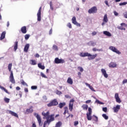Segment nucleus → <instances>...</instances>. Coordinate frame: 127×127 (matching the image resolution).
Instances as JSON below:
<instances>
[{
    "label": "nucleus",
    "mask_w": 127,
    "mask_h": 127,
    "mask_svg": "<svg viewBox=\"0 0 127 127\" xmlns=\"http://www.w3.org/2000/svg\"><path fill=\"white\" fill-rule=\"evenodd\" d=\"M85 85H86V86H87V87H89V89H90V90H91V91L95 92V89H94L93 86H91L89 84H88L87 82H85Z\"/></svg>",
    "instance_id": "c85d7f7f"
},
{
    "label": "nucleus",
    "mask_w": 127,
    "mask_h": 127,
    "mask_svg": "<svg viewBox=\"0 0 127 127\" xmlns=\"http://www.w3.org/2000/svg\"><path fill=\"white\" fill-rule=\"evenodd\" d=\"M81 108H82L83 110L87 111V110H88V105L84 104L81 106Z\"/></svg>",
    "instance_id": "c9c22d12"
},
{
    "label": "nucleus",
    "mask_w": 127,
    "mask_h": 127,
    "mask_svg": "<svg viewBox=\"0 0 127 127\" xmlns=\"http://www.w3.org/2000/svg\"><path fill=\"white\" fill-rule=\"evenodd\" d=\"M109 66L110 68H116L118 64H117V63H116L111 62L109 64Z\"/></svg>",
    "instance_id": "a211bd4d"
},
{
    "label": "nucleus",
    "mask_w": 127,
    "mask_h": 127,
    "mask_svg": "<svg viewBox=\"0 0 127 127\" xmlns=\"http://www.w3.org/2000/svg\"><path fill=\"white\" fill-rule=\"evenodd\" d=\"M20 83L21 85H23V86H26V87H28V84H27V83H26V82H25V81H24L23 79H21L20 80Z\"/></svg>",
    "instance_id": "7c9ffc66"
},
{
    "label": "nucleus",
    "mask_w": 127,
    "mask_h": 127,
    "mask_svg": "<svg viewBox=\"0 0 127 127\" xmlns=\"http://www.w3.org/2000/svg\"><path fill=\"white\" fill-rule=\"evenodd\" d=\"M18 45V42L16 41L15 42L14 46V51H16V50L17 49Z\"/></svg>",
    "instance_id": "473e14b6"
},
{
    "label": "nucleus",
    "mask_w": 127,
    "mask_h": 127,
    "mask_svg": "<svg viewBox=\"0 0 127 127\" xmlns=\"http://www.w3.org/2000/svg\"><path fill=\"white\" fill-rule=\"evenodd\" d=\"M24 91L25 92V93H28V88H24Z\"/></svg>",
    "instance_id": "680f3d73"
},
{
    "label": "nucleus",
    "mask_w": 127,
    "mask_h": 127,
    "mask_svg": "<svg viewBox=\"0 0 127 127\" xmlns=\"http://www.w3.org/2000/svg\"><path fill=\"white\" fill-rule=\"evenodd\" d=\"M94 118H95V120H94L95 122H98V117L96 116H94Z\"/></svg>",
    "instance_id": "0e129e2a"
},
{
    "label": "nucleus",
    "mask_w": 127,
    "mask_h": 127,
    "mask_svg": "<svg viewBox=\"0 0 127 127\" xmlns=\"http://www.w3.org/2000/svg\"><path fill=\"white\" fill-rule=\"evenodd\" d=\"M109 49L111 50V51H113V52H115V53H117V54H121L122 53L120 52L119 50H117V48L115 47L111 46L109 47Z\"/></svg>",
    "instance_id": "6e6552de"
},
{
    "label": "nucleus",
    "mask_w": 127,
    "mask_h": 127,
    "mask_svg": "<svg viewBox=\"0 0 127 127\" xmlns=\"http://www.w3.org/2000/svg\"><path fill=\"white\" fill-rule=\"evenodd\" d=\"M42 116L44 117L47 120V118L49 117V115H50V112L49 111L47 112L46 113L43 112L42 113Z\"/></svg>",
    "instance_id": "f3484780"
},
{
    "label": "nucleus",
    "mask_w": 127,
    "mask_h": 127,
    "mask_svg": "<svg viewBox=\"0 0 127 127\" xmlns=\"http://www.w3.org/2000/svg\"><path fill=\"white\" fill-rule=\"evenodd\" d=\"M32 113H33V107L31 106L29 108L26 110L25 114L26 115H28L29 114H31Z\"/></svg>",
    "instance_id": "f8f14e48"
},
{
    "label": "nucleus",
    "mask_w": 127,
    "mask_h": 127,
    "mask_svg": "<svg viewBox=\"0 0 127 127\" xmlns=\"http://www.w3.org/2000/svg\"><path fill=\"white\" fill-rule=\"evenodd\" d=\"M114 13L115 15H116V16L119 15V13L117 12L116 11H114Z\"/></svg>",
    "instance_id": "052dcab7"
},
{
    "label": "nucleus",
    "mask_w": 127,
    "mask_h": 127,
    "mask_svg": "<svg viewBox=\"0 0 127 127\" xmlns=\"http://www.w3.org/2000/svg\"><path fill=\"white\" fill-rule=\"evenodd\" d=\"M98 8L96 6H93L88 10V13L90 14L97 13Z\"/></svg>",
    "instance_id": "423d86ee"
},
{
    "label": "nucleus",
    "mask_w": 127,
    "mask_h": 127,
    "mask_svg": "<svg viewBox=\"0 0 127 127\" xmlns=\"http://www.w3.org/2000/svg\"><path fill=\"white\" fill-rule=\"evenodd\" d=\"M102 117H103V118H104V119H105V120H108L109 119V116H107L106 114H103L102 115Z\"/></svg>",
    "instance_id": "58836bf2"
},
{
    "label": "nucleus",
    "mask_w": 127,
    "mask_h": 127,
    "mask_svg": "<svg viewBox=\"0 0 127 127\" xmlns=\"http://www.w3.org/2000/svg\"><path fill=\"white\" fill-rule=\"evenodd\" d=\"M92 109H91V107L88 108V113H87L86 116H87V119L88 121H91L92 120Z\"/></svg>",
    "instance_id": "39448f33"
},
{
    "label": "nucleus",
    "mask_w": 127,
    "mask_h": 127,
    "mask_svg": "<svg viewBox=\"0 0 127 127\" xmlns=\"http://www.w3.org/2000/svg\"><path fill=\"white\" fill-rule=\"evenodd\" d=\"M41 76H42L43 78H47V76H46V75H45L43 72H41Z\"/></svg>",
    "instance_id": "09e8293b"
},
{
    "label": "nucleus",
    "mask_w": 127,
    "mask_h": 127,
    "mask_svg": "<svg viewBox=\"0 0 127 127\" xmlns=\"http://www.w3.org/2000/svg\"><path fill=\"white\" fill-rule=\"evenodd\" d=\"M96 34H97V32H96L94 31V32H93L92 33V36H95V35H96Z\"/></svg>",
    "instance_id": "4d7b16f0"
},
{
    "label": "nucleus",
    "mask_w": 127,
    "mask_h": 127,
    "mask_svg": "<svg viewBox=\"0 0 127 127\" xmlns=\"http://www.w3.org/2000/svg\"><path fill=\"white\" fill-rule=\"evenodd\" d=\"M47 124H48V123L46 121H45V122L44 123L43 127H46V125H47Z\"/></svg>",
    "instance_id": "e2e57ef3"
},
{
    "label": "nucleus",
    "mask_w": 127,
    "mask_h": 127,
    "mask_svg": "<svg viewBox=\"0 0 127 127\" xmlns=\"http://www.w3.org/2000/svg\"><path fill=\"white\" fill-rule=\"evenodd\" d=\"M121 26L118 27L119 29H121V30H126V28H125V27H123L124 26L126 25V23H122L121 24Z\"/></svg>",
    "instance_id": "b1692460"
},
{
    "label": "nucleus",
    "mask_w": 127,
    "mask_h": 127,
    "mask_svg": "<svg viewBox=\"0 0 127 127\" xmlns=\"http://www.w3.org/2000/svg\"><path fill=\"white\" fill-rule=\"evenodd\" d=\"M4 102H5V103H9V98L5 97V98H4Z\"/></svg>",
    "instance_id": "49530a36"
},
{
    "label": "nucleus",
    "mask_w": 127,
    "mask_h": 127,
    "mask_svg": "<svg viewBox=\"0 0 127 127\" xmlns=\"http://www.w3.org/2000/svg\"><path fill=\"white\" fill-rule=\"evenodd\" d=\"M67 83L69 85H73V79L71 77H68L67 80Z\"/></svg>",
    "instance_id": "a878e982"
},
{
    "label": "nucleus",
    "mask_w": 127,
    "mask_h": 127,
    "mask_svg": "<svg viewBox=\"0 0 127 127\" xmlns=\"http://www.w3.org/2000/svg\"><path fill=\"white\" fill-rule=\"evenodd\" d=\"M0 89H1V90H3L5 93H6V94H8V95L10 94V93H9L8 91H7V90L3 86L0 85Z\"/></svg>",
    "instance_id": "c756f323"
},
{
    "label": "nucleus",
    "mask_w": 127,
    "mask_h": 127,
    "mask_svg": "<svg viewBox=\"0 0 127 127\" xmlns=\"http://www.w3.org/2000/svg\"><path fill=\"white\" fill-rule=\"evenodd\" d=\"M72 22L75 25H76V26H81V25L80 23L77 22V21L76 20V17L73 16L72 18Z\"/></svg>",
    "instance_id": "4468645a"
},
{
    "label": "nucleus",
    "mask_w": 127,
    "mask_h": 127,
    "mask_svg": "<svg viewBox=\"0 0 127 127\" xmlns=\"http://www.w3.org/2000/svg\"><path fill=\"white\" fill-rule=\"evenodd\" d=\"M29 37H30V35H29V34H26L25 35V40H28Z\"/></svg>",
    "instance_id": "37998d69"
},
{
    "label": "nucleus",
    "mask_w": 127,
    "mask_h": 127,
    "mask_svg": "<svg viewBox=\"0 0 127 127\" xmlns=\"http://www.w3.org/2000/svg\"><path fill=\"white\" fill-rule=\"evenodd\" d=\"M102 111L104 112V113H107L108 112V108L107 107H103Z\"/></svg>",
    "instance_id": "a18cd8bd"
},
{
    "label": "nucleus",
    "mask_w": 127,
    "mask_h": 127,
    "mask_svg": "<svg viewBox=\"0 0 127 127\" xmlns=\"http://www.w3.org/2000/svg\"><path fill=\"white\" fill-rule=\"evenodd\" d=\"M77 69L80 71V72H83L84 71V69L81 66H78Z\"/></svg>",
    "instance_id": "79ce46f5"
},
{
    "label": "nucleus",
    "mask_w": 127,
    "mask_h": 127,
    "mask_svg": "<svg viewBox=\"0 0 127 127\" xmlns=\"http://www.w3.org/2000/svg\"><path fill=\"white\" fill-rule=\"evenodd\" d=\"M50 5L51 10H53L54 9V7H53V4H52V1L50 2Z\"/></svg>",
    "instance_id": "a19ab883"
},
{
    "label": "nucleus",
    "mask_w": 127,
    "mask_h": 127,
    "mask_svg": "<svg viewBox=\"0 0 127 127\" xmlns=\"http://www.w3.org/2000/svg\"><path fill=\"white\" fill-rule=\"evenodd\" d=\"M16 90H17V91H19V90H20V87H19V86H17L16 87Z\"/></svg>",
    "instance_id": "774afa93"
},
{
    "label": "nucleus",
    "mask_w": 127,
    "mask_h": 127,
    "mask_svg": "<svg viewBox=\"0 0 127 127\" xmlns=\"http://www.w3.org/2000/svg\"><path fill=\"white\" fill-rule=\"evenodd\" d=\"M91 46H95L96 45V43L93 42H90Z\"/></svg>",
    "instance_id": "864d4df0"
},
{
    "label": "nucleus",
    "mask_w": 127,
    "mask_h": 127,
    "mask_svg": "<svg viewBox=\"0 0 127 127\" xmlns=\"http://www.w3.org/2000/svg\"><path fill=\"white\" fill-rule=\"evenodd\" d=\"M103 34L105 35H106V36H108L109 37H111V36H112V34H111L110 33V32L108 31H105L103 32Z\"/></svg>",
    "instance_id": "393cba45"
},
{
    "label": "nucleus",
    "mask_w": 127,
    "mask_h": 127,
    "mask_svg": "<svg viewBox=\"0 0 127 127\" xmlns=\"http://www.w3.org/2000/svg\"><path fill=\"white\" fill-rule=\"evenodd\" d=\"M64 115L65 116V115H66V114H68L69 113V111H68V107H65L64 108Z\"/></svg>",
    "instance_id": "72a5a7b5"
},
{
    "label": "nucleus",
    "mask_w": 127,
    "mask_h": 127,
    "mask_svg": "<svg viewBox=\"0 0 127 127\" xmlns=\"http://www.w3.org/2000/svg\"><path fill=\"white\" fill-rule=\"evenodd\" d=\"M86 104H90L91 103V100H88L85 102Z\"/></svg>",
    "instance_id": "69168bd1"
},
{
    "label": "nucleus",
    "mask_w": 127,
    "mask_h": 127,
    "mask_svg": "<svg viewBox=\"0 0 127 127\" xmlns=\"http://www.w3.org/2000/svg\"><path fill=\"white\" fill-rule=\"evenodd\" d=\"M108 15H107V14H106L104 16V18H103V21L104 22H108Z\"/></svg>",
    "instance_id": "2f4dec72"
},
{
    "label": "nucleus",
    "mask_w": 127,
    "mask_h": 127,
    "mask_svg": "<svg viewBox=\"0 0 127 127\" xmlns=\"http://www.w3.org/2000/svg\"><path fill=\"white\" fill-rule=\"evenodd\" d=\"M30 63L31 65H36V61L34 60H31L30 61Z\"/></svg>",
    "instance_id": "f704fd0d"
},
{
    "label": "nucleus",
    "mask_w": 127,
    "mask_h": 127,
    "mask_svg": "<svg viewBox=\"0 0 127 127\" xmlns=\"http://www.w3.org/2000/svg\"><path fill=\"white\" fill-rule=\"evenodd\" d=\"M40 56L38 54H36V55H35V57H36V58H39Z\"/></svg>",
    "instance_id": "13d9d810"
},
{
    "label": "nucleus",
    "mask_w": 127,
    "mask_h": 127,
    "mask_svg": "<svg viewBox=\"0 0 127 127\" xmlns=\"http://www.w3.org/2000/svg\"><path fill=\"white\" fill-rule=\"evenodd\" d=\"M6 33L5 32V31H3V32H2L0 37V40H2L3 39H4Z\"/></svg>",
    "instance_id": "5701e85b"
},
{
    "label": "nucleus",
    "mask_w": 127,
    "mask_h": 127,
    "mask_svg": "<svg viewBox=\"0 0 127 127\" xmlns=\"http://www.w3.org/2000/svg\"><path fill=\"white\" fill-rule=\"evenodd\" d=\"M57 105H58V102L57 101V99H55L51 101L50 102L47 104V106L49 107H54L55 106H57Z\"/></svg>",
    "instance_id": "f03ea898"
},
{
    "label": "nucleus",
    "mask_w": 127,
    "mask_h": 127,
    "mask_svg": "<svg viewBox=\"0 0 127 127\" xmlns=\"http://www.w3.org/2000/svg\"><path fill=\"white\" fill-rule=\"evenodd\" d=\"M124 15L125 18H127V12H124Z\"/></svg>",
    "instance_id": "bf43d9fd"
},
{
    "label": "nucleus",
    "mask_w": 127,
    "mask_h": 127,
    "mask_svg": "<svg viewBox=\"0 0 127 127\" xmlns=\"http://www.w3.org/2000/svg\"><path fill=\"white\" fill-rule=\"evenodd\" d=\"M12 67V64L10 63L8 65V69L9 72H10V76H9V80L10 82H11L12 84H15V80H14V77H13V72L11 70V67Z\"/></svg>",
    "instance_id": "f257e3e1"
},
{
    "label": "nucleus",
    "mask_w": 127,
    "mask_h": 127,
    "mask_svg": "<svg viewBox=\"0 0 127 127\" xmlns=\"http://www.w3.org/2000/svg\"><path fill=\"white\" fill-rule=\"evenodd\" d=\"M105 3L106 4V5H108V6H110V5H109V3L108 2V0H105Z\"/></svg>",
    "instance_id": "338daca9"
},
{
    "label": "nucleus",
    "mask_w": 127,
    "mask_h": 127,
    "mask_svg": "<svg viewBox=\"0 0 127 127\" xmlns=\"http://www.w3.org/2000/svg\"><path fill=\"white\" fill-rule=\"evenodd\" d=\"M75 100L74 99H71L69 103V110L70 112H72L73 110V106H74V102Z\"/></svg>",
    "instance_id": "1a4fd4ad"
},
{
    "label": "nucleus",
    "mask_w": 127,
    "mask_h": 127,
    "mask_svg": "<svg viewBox=\"0 0 127 127\" xmlns=\"http://www.w3.org/2000/svg\"><path fill=\"white\" fill-rule=\"evenodd\" d=\"M78 125H79V122L75 121L74 123V126H75V127H76V126H78Z\"/></svg>",
    "instance_id": "5fc2aeb1"
},
{
    "label": "nucleus",
    "mask_w": 127,
    "mask_h": 127,
    "mask_svg": "<svg viewBox=\"0 0 127 127\" xmlns=\"http://www.w3.org/2000/svg\"><path fill=\"white\" fill-rule=\"evenodd\" d=\"M114 113H118L121 110V105H117L116 107L113 108Z\"/></svg>",
    "instance_id": "2eb2a0df"
},
{
    "label": "nucleus",
    "mask_w": 127,
    "mask_h": 127,
    "mask_svg": "<svg viewBox=\"0 0 127 127\" xmlns=\"http://www.w3.org/2000/svg\"><path fill=\"white\" fill-rule=\"evenodd\" d=\"M98 56V54H95L94 55H91L89 54V56H88V60H93L96 58Z\"/></svg>",
    "instance_id": "dca6fc26"
},
{
    "label": "nucleus",
    "mask_w": 127,
    "mask_h": 127,
    "mask_svg": "<svg viewBox=\"0 0 127 127\" xmlns=\"http://www.w3.org/2000/svg\"><path fill=\"white\" fill-rule=\"evenodd\" d=\"M127 83V79H125L123 81V84H125L126 83Z\"/></svg>",
    "instance_id": "6e6d98bb"
},
{
    "label": "nucleus",
    "mask_w": 127,
    "mask_h": 127,
    "mask_svg": "<svg viewBox=\"0 0 127 127\" xmlns=\"http://www.w3.org/2000/svg\"><path fill=\"white\" fill-rule=\"evenodd\" d=\"M58 47L56 45H54L53 46V50H55V51H58Z\"/></svg>",
    "instance_id": "e433bc0d"
},
{
    "label": "nucleus",
    "mask_w": 127,
    "mask_h": 127,
    "mask_svg": "<svg viewBox=\"0 0 127 127\" xmlns=\"http://www.w3.org/2000/svg\"><path fill=\"white\" fill-rule=\"evenodd\" d=\"M101 72H102L104 77H105V78H108L109 75L107 73V71H106V69H105L104 68L101 69Z\"/></svg>",
    "instance_id": "6ab92c4d"
},
{
    "label": "nucleus",
    "mask_w": 127,
    "mask_h": 127,
    "mask_svg": "<svg viewBox=\"0 0 127 127\" xmlns=\"http://www.w3.org/2000/svg\"><path fill=\"white\" fill-rule=\"evenodd\" d=\"M7 114H9L13 117H15V118L18 119V115H17V114L15 113V112L11 111V110H7Z\"/></svg>",
    "instance_id": "9b49d317"
},
{
    "label": "nucleus",
    "mask_w": 127,
    "mask_h": 127,
    "mask_svg": "<svg viewBox=\"0 0 127 127\" xmlns=\"http://www.w3.org/2000/svg\"><path fill=\"white\" fill-rule=\"evenodd\" d=\"M67 26L68 28H72V25L71 24V23H67Z\"/></svg>",
    "instance_id": "603ef678"
},
{
    "label": "nucleus",
    "mask_w": 127,
    "mask_h": 127,
    "mask_svg": "<svg viewBox=\"0 0 127 127\" xmlns=\"http://www.w3.org/2000/svg\"><path fill=\"white\" fill-rule=\"evenodd\" d=\"M115 98L116 100L117 103H119V104H121V103H122V100H121V98H120V96H119V93H115Z\"/></svg>",
    "instance_id": "ddd939ff"
},
{
    "label": "nucleus",
    "mask_w": 127,
    "mask_h": 127,
    "mask_svg": "<svg viewBox=\"0 0 127 127\" xmlns=\"http://www.w3.org/2000/svg\"><path fill=\"white\" fill-rule=\"evenodd\" d=\"M21 31L23 34H25L27 32V30L26 29V26H24L21 28Z\"/></svg>",
    "instance_id": "aec40b11"
},
{
    "label": "nucleus",
    "mask_w": 127,
    "mask_h": 127,
    "mask_svg": "<svg viewBox=\"0 0 127 127\" xmlns=\"http://www.w3.org/2000/svg\"><path fill=\"white\" fill-rule=\"evenodd\" d=\"M65 106H66V103L65 102H63L60 103L59 104L58 107L60 108V109H62V108H63V107H65Z\"/></svg>",
    "instance_id": "cd10ccee"
},
{
    "label": "nucleus",
    "mask_w": 127,
    "mask_h": 127,
    "mask_svg": "<svg viewBox=\"0 0 127 127\" xmlns=\"http://www.w3.org/2000/svg\"><path fill=\"white\" fill-rule=\"evenodd\" d=\"M31 89L32 90H36L37 89V86H32Z\"/></svg>",
    "instance_id": "de8ad7c7"
},
{
    "label": "nucleus",
    "mask_w": 127,
    "mask_h": 127,
    "mask_svg": "<svg viewBox=\"0 0 127 127\" xmlns=\"http://www.w3.org/2000/svg\"><path fill=\"white\" fill-rule=\"evenodd\" d=\"M62 126V123L61 122H59L56 124L55 127H60Z\"/></svg>",
    "instance_id": "4c0bfd02"
},
{
    "label": "nucleus",
    "mask_w": 127,
    "mask_h": 127,
    "mask_svg": "<svg viewBox=\"0 0 127 127\" xmlns=\"http://www.w3.org/2000/svg\"><path fill=\"white\" fill-rule=\"evenodd\" d=\"M89 54H90L89 53H81L80 54V56L81 57H89V56H90Z\"/></svg>",
    "instance_id": "412c9836"
},
{
    "label": "nucleus",
    "mask_w": 127,
    "mask_h": 127,
    "mask_svg": "<svg viewBox=\"0 0 127 127\" xmlns=\"http://www.w3.org/2000/svg\"><path fill=\"white\" fill-rule=\"evenodd\" d=\"M96 103H97V104H99L100 105H104V104L103 102H102L98 100H96Z\"/></svg>",
    "instance_id": "c03bdc74"
},
{
    "label": "nucleus",
    "mask_w": 127,
    "mask_h": 127,
    "mask_svg": "<svg viewBox=\"0 0 127 127\" xmlns=\"http://www.w3.org/2000/svg\"><path fill=\"white\" fill-rule=\"evenodd\" d=\"M92 51H93L94 52H96V51H102V49H96V48H93L92 49Z\"/></svg>",
    "instance_id": "ea45409f"
},
{
    "label": "nucleus",
    "mask_w": 127,
    "mask_h": 127,
    "mask_svg": "<svg viewBox=\"0 0 127 127\" xmlns=\"http://www.w3.org/2000/svg\"><path fill=\"white\" fill-rule=\"evenodd\" d=\"M42 9V7L41 6L38 11V13L37 14L38 21H41V10Z\"/></svg>",
    "instance_id": "0eeeda50"
},
{
    "label": "nucleus",
    "mask_w": 127,
    "mask_h": 127,
    "mask_svg": "<svg viewBox=\"0 0 127 127\" xmlns=\"http://www.w3.org/2000/svg\"><path fill=\"white\" fill-rule=\"evenodd\" d=\"M55 62L56 64H63V63H65V61L63 59H59V58H56L55 59Z\"/></svg>",
    "instance_id": "9d476101"
},
{
    "label": "nucleus",
    "mask_w": 127,
    "mask_h": 127,
    "mask_svg": "<svg viewBox=\"0 0 127 127\" xmlns=\"http://www.w3.org/2000/svg\"><path fill=\"white\" fill-rule=\"evenodd\" d=\"M126 4H127V2H124L120 3L119 4V5H120V6L126 5Z\"/></svg>",
    "instance_id": "8fccbe9b"
},
{
    "label": "nucleus",
    "mask_w": 127,
    "mask_h": 127,
    "mask_svg": "<svg viewBox=\"0 0 127 127\" xmlns=\"http://www.w3.org/2000/svg\"><path fill=\"white\" fill-rule=\"evenodd\" d=\"M38 66L42 70H44V69H45V66L44 65H42V64L41 63L38 64Z\"/></svg>",
    "instance_id": "bb28decb"
},
{
    "label": "nucleus",
    "mask_w": 127,
    "mask_h": 127,
    "mask_svg": "<svg viewBox=\"0 0 127 127\" xmlns=\"http://www.w3.org/2000/svg\"><path fill=\"white\" fill-rule=\"evenodd\" d=\"M29 44H27L25 45V47L24 48V52L27 53L28 52V49H29Z\"/></svg>",
    "instance_id": "4be33fe9"
},
{
    "label": "nucleus",
    "mask_w": 127,
    "mask_h": 127,
    "mask_svg": "<svg viewBox=\"0 0 127 127\" xmlns=\"http://www.w3.org/2000/svg\"><path fill=\"white\" fill-rule=\"evenodd\" d=\"M56 94L57 95H62V92L59 90H57Z\"/></svg>",
    "instance_id": "3c124183"
},
{
    "label": "nucleus",
    "mask_w": 127,
    "mask_h": 127,
    "mask_svg": "<svg viewBox=\"0 0 127 127\" xmlns=\"http://www.w3.org/2000/svg\"><path fill=\"white\" fill-rule=\"evenodd\" d=\"M54 116H55V115L51 114L49 116L48 118H47V121L46 122L48 123V125H50L51 122H53L55 121V119L54 118Z\"/></svg>",
    "instance_id": "7ed1b4c3"
},
{
    "label": "nucleus",
    "mask_w": 127,
    "mask_h": 127,
    "mask_svg": "<svg viewBox=\"0 0 127 127\" xmlns=\"http://www.w3.org/2000/svg\"><path fill=\"white\" fill-rule=\"evenodd\" d=\"M34 115L37 118L40 127H42V122L41 117H40V116H39V115L38 114H37V113H34Z\"/></svg>",
    "instance_id": "20e7f679"
}]
</instances>
